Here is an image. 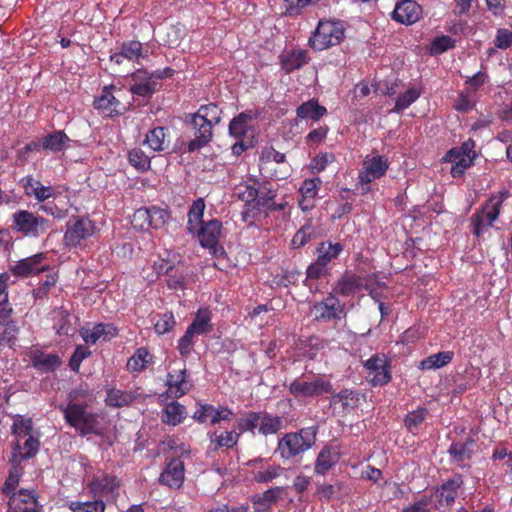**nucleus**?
<instances>
[{
  "label": "nucleus",
  "mask_w": 512,
  "mask_h": 512,
  "mask_svg": "<svg viewBox=\"0 0 512 512\" xmlns=\"http://www.w3.org/2000/svg\"><path fill=\"white\" fill-rule=\"evenodd\" d=\"M235 194L240 201L245 202L252 209L274 212L283 211L288 205L287 201L275 203L277 190L274 184L256 177L247 178L236 185Z\"/></svg>",
  "instance_id": "1"
},
{
  "label": "nucleus",
  "mask_w": 512,
  "mask_h": 512,
  "mask_svg": "<svg viewBox=\"0 0 512 512\" xmlns=\"http://www.w3.org/2000/svg\"><path fill=\"white\" fill-rule=\"evenodd\" d=\"M204 212L205 200H193L187 214V231L197 237L201 246L214 249L222 235V222L217 219L203 220Z\"/></svg>",
  "instance_id": "2"
},
{
  "label": "nucleus",
  "mask_w": 512,
  "mask_h": 512,
  "mask_svg": "<svg viewBox=\"0 0 512 512\" xmlns=\"http://www.w3.org/2000/svg\"><path fill=\"white\" fill-rule=\"evenodd\" d=\"M318 426L300 428L298 432H287L280 438L276 451L285 460L295 458L306 452L316 443Z\"/></svg>",
  "instance_id": "3"
},
{
  "label": "nucleus",
  "mask_w": 512,
  "mask_h": 512,
  "mask_svg": "<svg viewBox=\"0 0 512 512\" xmlns=\"http://www.w3.org/2000/svg\"><path fill=\"white\" fill-rule=\"evenodd\" d=\"M345 37V28L339 21H319L316 29L309 37V47L315 51H323L338 46Z\"/></svg>",
  "instance_id": "4"
},
{
  "label": "nucleus",
  "mask_w": 512,
  "mask_h": 512,
  "mask_svg": "<svg viewBox=\"0 0 512 512\" xmlns=\"http://www.w3.org/2000/svg\"><path fill=\"white\" fill-rule=\"evenodd\" d=\"M288 392L294 399L317 398L324 394H332L333 384L322 376L312 378L302 376L292 380L288 385Z\"/></svg>",
  "instance_id": "5"
},
{
  "label": "nucleus",
  "mask_w": 512,
  "mask_h": 512,
  "mask_svg": "<svg viewBox=\"0 0 512 512\" xmlns=\"http://www.w3.org/2000/svg\"><path fill=\"white\" fill-rule=\"evenodd\" d=\"M510 196L508 190H503L497 195H492L488 201L490 211L479 210L472 215L471 225L472 233L475 237L480 238L485 232L489 231L492 223L497 220L501 213L503 201Z\"/></svg>",
  "instance_id": "6"
},
{
  "label": "nucleus",
  "mask_w": 512,
  "mask_h": 512,
  "mask_svg": "<svg viewBox=\"0 0 512 512\" xmlns=\"http://www.w3.org/2000/svg\"><path fill=\"white\" fill-rule=\"evenodd\" d=\"M12 228L25 236L37 238L48 231L49 221L29 210H18L12 215Z\"/></svg>",
  "instance_id": "7"
},
{
  "label": "nucleus",
  "mask_w": 512,
  "mask_h": 512,
  "mask_svg": "<svg viewBox=\"0 0 512 512\" xmlns=\"http://www.w3.org/2000/svg\"><path fill=\"white\" fill-rule=\"evenodd\" d=\"M63 412L66 423L80 432L81 435L97 433L99 422H97L96 415L88 413L84 405L69 403Z\"/></svg>",
  "instance_id": "8"
},
{
  "label": "nucleus",
  "mask_w": 512,
  "mask_h": 512,
  "mask_svg": "<svg viewBox=\"0 0 512 512\" xmlns=\"http://www.w3.org/2000/svg\"><path fill=\"white\" fill-rule=\"evenodd\" d=\"M95 231V224L89 218L76 217L66 223L64 243L67 247H78L83 240L91 238Z\"/></svg>",
  "instance_id": "9"
},
{
  "label": "nucleus",
  "mask_w": 512,
  "mask_h": 512,
  "mask_svg": "<svg viewBox=\"0 0 512 512\" xmlns=\"http://www.w3.org/2000/svg\"><path fill=\"white\" fill-rule=\"evenodd\" d=\"M166 221V211L158 207H141L130 217V225L135 231H148L162 228Z\"/></svg>",
  "instance_id": "10"
},
{
  "label": "nucleus",
  "mask_w": 512,
  "mask_h": 512,
  "mask_svg": "<svg viewBox=\"0 0 512 512\" xmlns=\"http://www.w3.org/2000/svg\"><path fill=\"white\" fill-rule=\"evenodd\" d=\"M130 78L134 82V84L130 85V93L140 96L144 99V102H147L158 91V82L153 80V78L162 79L163 75L137 69L130 74Z\"/></svg>",
  "instance_id": "11"
},
{
  "label": "nucleus",
  "mask_w": 512,
  "mask_h": 512,
  "mask_svg": "<svg viewBox=\"0 0 512 512\" xmlns=\"http://www.w3.org/2000/svg\"><path fill=\"white\" fill-rule=\"evenodd\" d=\"M363 366L368 371V375L372 376L370 384L374 387L387 385L392 379L391 364L385 354L372 355Z\"/></svg>",
  "instance_id": "12"
},
{
  "label": "nucleus",
  "mask_w": 512,
  "mask_h": 512,
  "mask_svg": "<svg viewBox=\"0 0 512 512\" xmlns=\"http://www.w3.org/2000/svg\"><path fill=\"white\" fill-rule=\"evenodd\" d=\"M315 320L320 322H329L340 320L345 315V305L341 304L339 298L334 293H328V296L321 302L312 306Z\"/></svg>",
  "instance_id": "13"
},
{
  "label": "nucleus",
  "mask_w": 512,
  "mask_h": 512,
  "mask_svg": "<svg viewBox=\"0 0 512 512\" xmlns=\"http://www.w3.org/2000/svg\"><path fill=\"white\" fill-rule=\"evenodd\" d=\"M362 394L351 388H343L338 393L331 394L329 406L334 414L347 415L361 405Z\"/></svg>",
  "instance_id": "14"
},
{
  "label": "nucleus",
  "mask_w": 512,
  "mask_h": 512,
  "mask_svg": "<svg viewBox=\"0 0 512 512\" xmlns=\"http://www.w3.org/2000/svg\"><path fill=\"white\" fill-rule=\"evenodd\" d=\"M388 167L389 163L385 157L380 155L367 156L364 158L361 171L358 172V182L368 185L384 177Z\"/></svg>",
  "instance_id": "15"
},
{
  "label": "nucleus",
  "mask_w": 512,
  "mask_h": 512,
  "mask_svg": "<svg viewBox=\"0 0 512 512\" xmlns=\"http://www.w3.org/2000/svg\"><path fill=\"white\" fill-rule=\"evenodd\" d=\"M119 481L116 476H95L87 484V489L93 499L113 500L117 496Z\"/></svg>",
  "instance_id": "16"
},
{
  "label": "nucleus",
  "mask_w": 512,
  "mask_h": 512,
  "mask_svg": "<svg viewBox=\"0 0 512 512\" xmlns=\"http://www.w3.org/2000/svg\"><path fill=\"white\" fill-rule=\"evenodd\" d=\"M45 259L44 253L34 254L28 258L20 259L14 264L10 265L8 271L17 278L25 279L32 275L41 273L48 269L47 266H41Z\"/></svg>",
  "instance_id": "17"
},
{
  "label": "nucleus",
  "mask_w": 512,
  "mask_h": 512,
  "mask_svg": "<svg viewBox=\"0 0 512 512\" xmlns=\"http://www.w3.org/2000/svg\"><path fill=\"white\" fill-rule=\"evenodd\" d=\"M186 124L191 125L194 135V139L188 142L187 149L189 153L198 151L211 142L214 124L205 123V121H201V119L197 120L187 117Z\"/></svg>",
  "instance_id": "18"
},
{
  "label": "nucleus",
  "mask_w": 512,
  "mask_h": 512,
  "mask_svg": "<svg viewBox=\"0 0 512 512\" xmlns=\"http://www.w3.org/2000/svg\"><path fill=\"white\" fill-rule=\"evenodd\" d=\"M166 395L169 398L178 399L192 389V383L187 379V370H172L166 375Z\"/></svg>",
  "instance_id": "19"
},
{
  "label": "nucleus",
  "mask_w": 512,
  "mask_h": 512,
  "mask_svg": "<svg viewBox=\"0 0 512 512\" xmlns=\"http://www.w3.org/2000/svg\"><path fill=\"white\" fill-rule=\"evenodd\" d=\"M160 484L172 489H179L183 486L184 481V464L178 457L172 458L166 464L162 473L158 478Z\"/></svg>",
  "instance_id": "20"
},
{
  "label": "nucleus",
  "mask_w": 512,
  "mask_h": 512,
  "mask_svg": "<svg viewBox=\"0 0 512 512\" xmlns=\"http://www.w3.org/2000/svg\"><path fill=\"white\" fill-rule=\"evenodd\" d=\"M233 416V411L227 407L216 408L211 404H200L193 414V419L198 423H210L215 425L221 421H228Z\"/></svg>",
  "instance_id": "21"
},
{
  "label": "nucleus",
  "mask_w": 512,
  "mask_h": 512,
  "mask_svg": "<svg viewBox=\"0 0 512 512\" xmlns=\"http://www.w3.org/2000/svg\"><path fill=\"white\" fill-rule=\"evenodd\" d=\"M281 70L285 74H291L300 70L310 62V56L304 49L285 50L279 56Z\"/></svg>",
  "instance_id": "22"
},
{
  "label": "nucleus",
  "mask_w": 512,
  "mask_h": 512,
  "mask_svg": "<svg viewBox=\"0 0 512 512\" xmlns=\"http://www.w3.org/2000/svg\"><path fill=\"white\" fill-rule=\"evenodd\" d=\"M18 334V327L12 320V307L0 305V349L11 346Z\"/></svg>",
  "instance_id": "23"
},
{
  "label": "nucleus",
  "mask_w": 512,
  "mask_h": 512,
  "mask_svg": "<svg viewBox=\"0 0 512 512\" xmlns=\"http://www.w3.org/2000/svg\"><path fill=\"white\" fill-rule=\"evenodd\" d=\"M463 485L462 476L459 474H455L451 479L447 480L443 483V485L439 486L436 490L437 503L439 508H448L454 502L458 495V490Z\"/></svg>",
  "instance_id": "24"
},
{
  "label": "nucleus",
  "mask_w": 512,
  "mask_h": 512,
  "mask_svg": "<svg viewBox=\"0 0 512 512\" xmlns=\"http://www.w3.org/2000/svg\"><path fill=\"white\" fill-rule=\"evenodd\" d=\"M23 439L24 443L18 439L13 442L10 462L23 463L24 461L36 456L39 448V441L37 437L29 435V437Z\"/></svg>",
  "instance_id": "25"
},
{
  "label": "nucleus",
  "mask_w": 512,
  "mask_h": 512,
  "mask_svg": "<svg viewBox=\"0 0 512 512\" xmlns=\"http://www.w3.org/2000/svg\"><path fill=\"white\" fill-rule=\"evenodd\" d=\"M422 8L413 0H403L397 3L392 12V18L398 23L410 25L421 17Z\"/></svg>",
  "instance_id": "26"
},
{
  "label": "nucleus",
  "mask_w": 512,
  "mask_h": 512,
  "mask_svg": "<svg viewBox=\"0 0 512 512\" xmlns=\"http://www.w3.org/2000/svg\"><path fill=\"white\" fill-rule=\"evenodd\" d=\"M443 160L445 163H451L450 174L454 178L462 177L465 170L473 164L472 157L462 148H451L446 152Z\"/></svg>",
  "instance_id": "27"
},
{
  "label": "nucleus",
  "mask_w": 512,
  "mask_h": 512,
  "mask_svg": "<svg viewBox=\"0 0 512 512\" xmlns=\"http://www.w3.org/2000/svg\"><path fill=\"white\" fill-rule=\"evenodd\" d=\"M474 447L475 440L472 437H466L460 442H452L448 450L451 461L459 467H467V462L473 457Z\"/></svg>",
  "instance_id": "28"
},
{
  "label": "nucleus",
  "mask_w": 512,
  "mask_h": 512,
  "mask_svg": "<svg viewBox=\"0 0 512 512\" xmlns=\"http://www.w3.org/2000/svg\"><path fill=\"white\" fill-rule=\"evenodd\" d=\"M321 184L322 181L318 177L306 179L302 182L299 187L300 199L298 200V205L302 211H310L315 207L318 188Z\"/></svg>",
  "instance_id": "29"
},
{
  "label": "nucleus",
  "mask_w": 512,
  "mask_h": 512,
  "mask_svg": "<svg viewBox=\"0 0 512 512\" xmlns=\"http://www.w3.org/2000/svg\"><path fill=\"white\" fill-rule=\"evenodd\" d=\"M114 86L105 87L99 97L94 99V108L107 112L108 115H122L124 105L112 93Z\"/></svg>",
  "instance_id": "30"
},
{
  "label": "nucleus",
  "mask_w": 512,
  "mask_h": 512,
  "mask_svg": "<svg viewBox=\"0 0 512 512\" xmlns=\"http://www.w3.org/2000/svg\"><path fill=\"white\" fill-rule=\"evenodd\" d=\"M20 183H22L25 195L36 199L38 202H44L54 195L51 186H43L41 181L34 179L32 176L23 177Z\"/></svg>",
  "instance_id": "31"
},
{
  "label": "nucleus",
  "mask_w": 512,
  "mask_h": 512,
  "mask_svg": "<svg viewBox=\"0 0 512 512\" xmlns=\"http://www.w3.org/2000/svg\"><path fill=\"white\" fill-rule=\"evenodd\" d=\"M361 288V278L354 273H346L335 282L329 293H334L337 297H349L355 295Z\"/></svg>",
  "instance_id": "32"
},
{
  "label": "nucleus",
  "mask_w": 512,
  "mask_h": 512,
  "mask_svg": "<svg viewBox=\"0 0 512 512\" xmlns=\"http://www.w3.org/2000/svg\"><path fill=\"white\" fill-rule=\"evenodd\" d=\"M11 512H41L32 490H19L10 500Z\"/></svg>",
  "instance_id": "33"
},
{
  "label": "nucleus",
  "mask_w": 512,
  "mask_h": 512,
  "mask_svg": "<svg viewBox=\"0 0 512 512\" xmlns=\"http://www.w3.org/2000/svg\"><path fill=\"white\" fill-rule=\"evenodd\" d=\"M283 491H285L284 487L275 486L262 494L252 496L253 512H269L270 507L281 499Z\"/></svg>",
  "instance_id": "34"
},
{
  "label": "nucleus",
  "mask_w": 512,
  "mask_h": 512,
  "mask_svg": "<svg viewBox=\"0 0 512 512\" xmlns=\"http://www.w3.org/2000/svg\"><path fill=\"white\" fill-rule=\"evenodd\" d=\"M340 454L333 446H324L318 452L314 471L318 475H324L339 462Z\"/></svg>",
  "instance_id": "35"
},
{
  "label": "nucleus",
  "mask_w": 512,
  "mask_h": 512,
  "mask_svg": "<svg viewBox=\"0 0 512 512\" xmlns=\"http://www.w3.org/2000/svg\"><path fill=\"white\" fill-rule=\"evenodd\" d=\"M83 341L87 344H95L99 340L108 341L117 335V329L112 324L99 323L91 330L81 333Z\"/></svg>",
  "instance_id": "36"
},
{
  "label": "nucleus",
  "mask_w": 512,
  "mask_h": 512,
  "mask_svg": "<svg viewBox=\"0 0 512 512\" xmlns=\"http://www.w3.org/2000/svg\"><path fill=\"white\" fill-rule=\"evenodd\" d=\"M343 250L344 246L341 243L323 241L317 245L315 262L329 266L334 259L339 257Z\"/></svg>",
  "instance_id": "37"
},
{
  "label": "nucleus",
  "mask_w": 512,
  "mask_h": 512,
  "mask_svg": "<svg viewBox=\"0 0 512 512\" xmlns=\"http://www.w3.org/2000/svg\"><path fill=\"white\" fill-rule=\"evenodd\" d=\"M41 140L43 143V150L50 153H60L61 151H64L67 147V144L71 141L66 133L62 130L49 132L47 135H44Z\"/></svg>",
  "instance_id": "38"
},
{
  "label": "nucleus",
  "mask_w": 512,
  "mask_h": 512,
  "mask_svg": "<svg viewBox=\"0 0 512 512\" xmlns=\"http://www.w3.org/2000/svg\"><path fill=\"white\" fill-rule=\"evenodd\" d=\"M212 331L211 312L209 309H199L193 318L192 323L187 327L186 332L197 336L207 335Z\"/></svg>",
  "instance_id": "39"
},
{
  "label": "nucleus",
  "mask_w": 512,
  "mask_h": 512,
  "mask_svg": "<svg viewBox=\"0 0 512 512\" xmlns=\"http://www.w3.org/2000/svg\"><path fill=\"white\" fill-rule=\"evenodd\" d=\"M296 112L299 119H311L317 122L327 115V108L318 104L317 99H311L299 105Z\"/></svg>",
  "instance_id": "40"
},
{
  "label": "nucleus",
  "mask_w": 512,
  "mask_h": 512,
  "mask_svg": "<svg viewBox=\"0 0 512 512\" xmlns=\"http://www.w3.org/2000/svg\"><path fill=\"white\" fill-rule=\"evenodd\" d=\"M222 110L217 106V104L210 103L201 105L198 108V111L194 114L187 115V118L191 119H201V121H205V123L218 125L222 119Z\"/></svg>",
  "instance_id": "41"
},
{
  "label": "nucleus",
  "mask_w": 512,
  "mask_h": 512,
  "mask_svg": "<svg viewBox=\"0 0 512 512\" xmlns=\"http://www.w3.org/2000/svg\"><path fill=\"white\" fill-rule=\"evenodd\" d=\"M453 356H455V353L451 350L440 351L437 354L422 359L419 368L424 371L438 370L449 365Z\"/></svg>",
  "instance_id": "42"
},
{
  "label": "nucleus",
  "mask_w": 512,
  "mask_h": 512,
  "mask_svg": "<svg viewBox=\"0 0 512 512\" xmlns=\"http://www.w3.org/2000/svg\"><path fill=\"white\" fill-rule=\"evenodd\" d=\"M144 143L153 152L164 151L169 147L167 140V129L164 127H156L147 132Z\"/></svg>",
  "instance_id": "43"
},
{
  "label": "nucleus",
  "mask_w": 512,
  "mask_h": 512,
  "mask_svg": "<svg viewBox=\"0 0 512 512\" xmlns=\"http://www.w3.org/2000/svg\"><path fill=\"white\" fill-rule=\"evenodd\" d=\"M283 429V420L278 415L261 412L258 433L262 436L274 435Z\"/></svg>",
  "instance_id": "44"
},
{
  "label": "nucleus",
  "mask_w": 512,
  "mask_h": 512,
  "mask_svg": "<svg viewBox=\"0 0 512 512\" xmlns=\"http://www.w3.org/2000/svg\"><path fill=\"white\" fill-rule=\"evenodd\" d=\"M154 356L146 347L137 348L130 356V370L134 372L146 371L153 365Z\"/></svg>",
  "instance_id": "45"
},
{
  "label": "nucleus",
  "mask_w": 512,
  "mask_h": 512,
  "mask_svg": "<svg viewBox=\"0 0 512 512\" xmlns=\"http://www.w3.org/2000/svg\"><path fill=\"white\" fill-rule=\"evenodd\" d=\"M240 433L236 431H229V432H218L215 431L210 436V442L211 445H214V450H217L218 448H233L236 446V444L239 442Z\"/></svg>",
  "instance_id": "46"
},
{
  "label": "nucleus",
  "mask_w": 512,
  "mask_h": 512,
  "mask_svg": "<svg viewBox=\"0 0 512 512\" xmlns=\"http://www.w3.org/2000/svg\"><path fill=\"white\" fill-rule=\"evenodd\" d=\"M330 274V268L328 265H324L322 263H310L308 268H306L305 271V280H304V286L309 288L310 292H313L316 290V287L313 286V283L315 280H319L323 277H326Z\"/></svg>",
  "instance_id": "47"
},
{
  "label": "nucleus",
  "mask_w": 512,
  "mask_h": 512,
  "mask_svg": "<svg viewBox=\"0 0 512 512\" xmlns=\"http://www.w3.org/2000/svg\"><path fill=\"white\" fill-rule=\"evenodd\" d=\"M67 206L68 200L54 199L40 205V211L46 213L47 215L55 219L63 220L66 218L68 214Z\"/></svg>",
  "instance_id": "48"
},
{
  "label": "nucleus",
  "mask_w": 512,
  "mask_h": 512,
  "mask_svg": "<svg viewBox=\"0 0 512 512\" xmlns=\"http://www.w3.org/2000/svg\"><path fill=\"white\" fill-rule=\"evenodd\" d=\"M184 418L185 408L183 405L177 402H171L166 404L162 416L163 423L176 426L182 423Z\"/></svg>",
  "instance_id": "49"
},
{
  "label": "nucleus",
  "mask_w": 512,
  "mask_h": 512,
  "mask_svg": "<svg viewBox=\"0 0 512 512\" xmlns=\"http://www.w3.org/2000/svg\"><path fill=\"white\" fill-rule=\"evenodd\" d=\"M421 94L422 89L420 86L410 87L406 92L399 94L393 110L399 113L408 109L409 106L413 105L420 98Z\"/></svg>",
  "instance_id": "50"
},
{
  "label": "nucleus",
  "mask_w": 512,
  "mask_h": 512,
  "mask_svg": "<svg viewBox=\"0 0 512 512\" xmlns=\"http://www.w3.org/2000/svg\"><path fill=\"white\" fill-rule=\"evenodd\" d=\"M32 364H34V367L37 370L49 372L58 368L61 364V360L57 354L41 353L34 356V359H32Z\"/></svg>",
  "instance_id": "51"
},
{
  "label": "nucleus",
  "mask_w": 512,
  "mask_h": 512,
  "mask_svg": "<svg viewBox=\"0 0 512 512\" xmlns=\"http://www.w3.org/2000/svg\"><path fill=\"white\" fill-rule=\"evenodd\" d=\"M33 422L31 418H26L23 415H16L12 424V434L16 439L23 440V438L29 437L32 435Z\"/></svg>",
  "instance_id": "52"
},
{
  "label": "nucleus",
  "mask_w": 512,
  "mask_h": 512,
  "mask_svg": "<svg viewBox=\"0 0 512 512\" xmlns=\"http://www.w3.org/2000/svg\"><path fill=\"white\" fill-rule=\"evenodd\" d=\"M427 415V408H419L409 412L404 417V427L407 428L409 432L415 434L420 429L422 423L425 422Z\"/></svg>",
  "instance_id": "53"
},
{
  "label": "nucleus",
  "mask_w": 512,
  "mask_h": 512,
  "mask_svg": "<svg viewBox=\"0 0 512 512\" xmlns=\"http://www.w3.org/2000/svg\"><path fill=\"white\" fill-rule=\"evenodd\" d=\"M69 508L73 512H105V503L102 499H93L89 501H71Z\"/></svg>",
  "instance_id": "54"
},
{
  "label": "nucleus",
  "mask_w": 512,
  "mask_h": 512,
  "mask_svg": "<svg viewBox=\"0 0 512 512\" xmlns=\"http://www.w3.org/2000/svg\"><path fill=\"white\" fill-rule=\"evenodd\" d=\"M149 47L140 41H130L129 44V59L136 62L141 67L144 62H148Z\"/></svg>",
  "instance_id": "55"
},
{
  "label": "nucleus",
  "mask_w": 512,
  "mask_h": 512,
  "mask_svg": "<svg viewBox=\"0 0 512 512\" xmlns=\"http://www.w3.org/2000/svg\"><path fill=\"white\" fill-rule=\"evenodd\" d=\"M260 412H248L236 423L239 433L249 432L254 435L255 430L259 428Z\"/></svg>",
  "instance_id": "56"
},
{
  "label": "nucleus",
  "mask_w": 512,
  "mask_h": 512,
  "mask_svg": "<svg viewBox=\"0 0 512 512\" xmlns=\"http://www.w3.org/2000/svg\"><path fill=\"white\" fill-rule=\"evenodd\" d=\"M251 115L241 113L232 119L229 123V133L235 138L241 139L247 132V124L250 121Z\"/></svg>",
  "instance_id": "57"
},
{
  "label": "nucleus",
  "mask_w": 512,
  "mask_h": 512,
  "mask_svg": "<svg viewBox=\"0 0 512 512\" xmlns=\"http://www.w3.org/2000/svg\"><path fill=\"white\" fill-rule=\"evenodd\" d=\"M154 332L158 335H164L165 333L171 332L176 325L175 316L172 312H165L158 316V319L154 321Z\"/></svg>",
  "instance_id": "58"
},
{
  "label": "nucleus",
  "mask_w": 512,
  "mask_h": 512,
  "mask_svg": "<svg viewBox=\"0 0 512 512\" xmlns=\"http://www.w3.org/2000/svg\"><path fill=\"white\" fill-rule=\"evenodd\" d=\"M129 162L131 166L140 172H145L151 167V158L140 149L130 151Z\"/></svg>",
  "instance_id": "59"
},
{
  "label": "nucleus",
  "mask_w": 512,
  "mask_h": 512,
  "mask_svg": "<svg viewBox=\"0 0 512 512\" xmlns=\"http://www.w3.org/2000/svg\"><path fill=\"white\" fill-rule=\"evenodd\" d=\"M321 0H285V13L287 16L296 17L307 6L320 2Z\"/></svg>",
  "instance_id": "60"
},
{
  "label": "nucleus",
  "mask_w": 512,
  "mask_h": 512,
  "mask_svg": "<svg viewBox=\"0 0 512 512\" xmlns=\"http://www.w3.org/2000/svg\"><path fill=\"white\" fill-rule=\"evenodd\" d=\"M91 352L88 349V347L85 346H78L76 347L74 354L71 355L70 361H69V367L71 371L78 372L79 368L81 367L82 362L84 359L88 358L90 356Z\"/></svg>",
  "instance_id": "61"
},
{
  "label": "nucleus",
  "mask_w": 512,
  "mask_h": 512,
  "mask_svg": "<svg viewBox=\"0 0 512 512\" xmlns=\"http://www.w3.org/2000/svg\"><path fill=\"white\" fill-rule=\"evenodd\" d=\"M166 276V285L172 290L184 289L183 265L178 263V269L174 273H168Z\"/></svg>",
  "instance_id": "62"
},
{
  "label": "nucleus",
  "mask_w": 512,
  "mask_h": 512,
  "mask_svg": "<svg viewBox=\"0 0 512 512\" xmlns=\"http://www.w3.org/2000/svg\"><path fill=\"white\" fill-rule=\"evenodd\" d=\"M259 161H261L262 164H269L271 162L285 163L286 156L284 153L276 151L273 147H267L263 148L261 156H259Z\"/></svg>",
  "instance_id": "63"
},
{
  "label": "nucleus",
  "mask_w": 512,
  "mask_h": 512,
  "mask_svg": "<svg viewBox=\"0 0 512 512\" xmlns=\"http://www.w3.org/2000/svg\"><path fill=\"white\" fill-rule=\"evenodd\" d=\"M281 472V466H269L262 471H257L256 475H254V480H256L258 483H267L275 478L280 477Z\"/></svg>",
  "instance_id": "64"
}]
</instances>
